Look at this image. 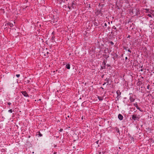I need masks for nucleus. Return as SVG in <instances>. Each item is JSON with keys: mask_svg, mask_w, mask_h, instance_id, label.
Returning <instances> with one entry per match:
<instances>
[{"mask_svg": "<svg viewBox=\"0 0 154 154\" xmlns=\"http://www.w3.org/2000/svg\"><path fill=\"white\" fill-rule=\"evenodd\" d=\"M15 23V22H13L12 23L9 22L7 23V24L8 26H9L10 27H12L14 26Z\"/></svg>", "mask_w": 154, "mask_h": 154, "instance_id": "nucleus-1", "label": "nucleus"}, {"mask_svg": "<svg viewBox=\"0 0 154 154\" xmlns=\"http://www.w3.org/2000/svg\"><path fill=\"white\" fill-rule=\"evenodd\" d=\"M132 119L134 120L135 121L136 120H138L139 118L137 117V115H133L132 116Z\"/></svg>", "mask_w": 154, "mask_h": 154, "instance_id": "nucleus-2", "label": "nucleus"}, {"mask_svg": "<svg viewBox=\"0 0 154 154\" xmlns=\"http://www.w3.org/2000/svg\"><path fill=\"white\" fill-rule=\"evenodd\" d=\"M22 94L26 97H29V96L26 91H23L21 92Z\"/></svg>", "mask_w": 154, "mask_h": 154, "instance_id": "nucleus-3", "label": "nucleus"}, {"mask_svg": "<svg viewBox=\"0 0 154 154\" xmlns=\"http://www.w3.org/2000/svg\"><path fill=\"white\" fill-rule=\"evenodd\" d=\"M134 105L136 107L137 109H139L140 111H143V110H141V109L138 107L137 103H136L135 104H134Z\"/></svg>", "mask_w": 154, "mask_h": 154, "instance_id": "nucleus-4", "label": "nucleus"}, {"mask_svg": "<svg viewBox=\"0 0 154 154\" xmlns=\"http://www.w3.org/2000/svg\"><path fill=\"white\" fill-rule=\"evenodd\" d=\"M129 100L131 102H133L134 101L135 99L133 98V97L130 96L129 98Z\"/></svg>", "mask_w": 154, "mask_h": 154, "instance_id": "nucleus-5", "label": "nucleus"}, {"mask_svg": "<svg viewBox=\"0 0 154 154\" xmlns=\"http://www.w3.org/2000/svg\"><path fill=\"white\" fill-rule=\"evenodd\" d=\"M118 117L119 119L120 120H122L123 119V116L121 115V114H119L118 115Z\"/></svg>", "mask_w": 154, "mask_h": 154, "instance_id": "nucleus-6", "label": "nucleus"}, {"mask_svg": "<svg viewBox=\"0 0 154 154\" xmlns=\"http://www.w3.org/2000/svg\"><path fill=\"white\" fill-rule=\"evenodd\" d=\"M139 81L137 83V86H141L142 85V83L141 81H140V79H139Z\"/></svg>", "mask_w": 154, "mask_h": 154, "instance_id": "nucleus-7", "label": "nucleus"}, {"mask_svg": "<svg viewBox=\"0 0 154 154\" xmlns=\"http://www.w3.org/2000/svg\"><path fill=\"white\" fill-rule=\"evenodd\" d=\"M105 81H106V83H109V81L110 82L111 81V80H110V79H109V78H106V79H105Z\"/></svg>", "mask_w": 154, "mask_h": 154, "instance_id": "nucleus-8", "label": "nucleus"}, {"mask_svg": "<svg viewBox=\"0 0 154 154\" xmlns=\"http://www.w3.org/2000/svg\"><path fill=\"white\" fill-rule=\"evenodd\" d=\"M66 67L67 69H70V65L69 64H67L66 66Z\"/></svg>", "mask_w": 154, "mask_h": 154, "instance_id": "nucleus-9", "label": "nucleus"}, {"mask_svg": "<svg viewBox=\"0 0 154 154\" xmlns=\"http://www.w3.org/2000/svg\"><path fill=\"white\" fill-rule=\"evenodd\" d=\"M97 98L100 101H102L103 100V98L100 97L98 96Z\"/></svg>", "mask_w": 154, "mask_h": 154, "instance_id": "nucleus-10", "label": "nucleus"}, {"mask_svg": "<svg viewBox=\"0 0 154 154\" xmlns=\"http://www.w3.org/2000/svg\"><path fill=\"white\" fill-rule=\"evenodd\" d=\"M1 12H3V13H4L5 12L4 9H1Z\"/></svg>", "mask_w": 154, "mask_h": 154, "instance_id": "nucleus-11", "label": "nucleus"}, {"mask_svg": "<svg viewBox=\"0 0 154 154\" xmlns=\"http://www.w3.org/2000/svg\"><path fill=\"white\" fill-rule=\"evenodd\" d=\"M116 131L117 132L119 133V129L118 128H117L116 129Z\"/></svg>", "mask_w": 154, "mask_h": 154, "instance_id": "nucleus-12", "label": "nucleus"}, {"mask_svg": "<svg viewBox=\"0 0 154 154\" xmlns=\"http://www.w3.org/2000/svg\"><path fill=\"white\" fill-rule=\"evenodd\" d=\"M8 111L10 113H12V110L11 109L9 110Z\"/></svg>", "mask_w": 154, "mask_h": 154, "instance_id": "nucleus-13", "label": "nucleus"}, {"mask_svg": "<svg viewBox=\"0 0 154 154\" xmlns=\"http://www.w3.org/2000/svg\"><path fill=\"white\" fill-rule=\"evenodd\" d=\"M147 16L149 17H152V16L150 14H147Z\"/></svg>", "mask_w": 154, "mask_h": 154, "instance_id": "nucleus-14", "label": "nucleus"}, {"mask_svg": "<svg viewBox=\"0 0 154 154\" xmlns=\"http://www.w3.org/2000/svg\"><path fill=\"white\" fill-rule=\"evenodd\" d=\"M38 135L40 137H41L42 136V135L39 132Z\"/></svg>", "mask_w": 154, "mask_h": 154, "instance_id": "nucleus-15", "label": "nucleus"}, {"mask_svg": "<svg viewBox=\"0 0 154 154\" xmlns=\"http://www.w3.org/2000/svg\"><path fill=\"white\" fill-rule=\"evenodd\" d=\"M149 85H148L147 86V88L149 89Z\"/></svg>", "mask_w": 154, "mask_h": 154, "instance_id": "nucleus-16", "label": "nucleus"}, {"mask_svg": "<svg viewBox=\"0 0 154 154\" xmlns=\"http://www.w3.org/2000/svg\"><path fill=\"white\" fill-rule=\"evenodd\" d=\"M110 43L112 45H114V43H113L112 42V41L110 42Z\"/></svg>", "mask_w": 154, "mask_h": 154, "instance_id": "nucleus-17", "label": "nucleus"}, {"mask_svg": "<svg viewBox=\"0 0 154 154\" xmlns=\"http://www.w3.org/2000/svg\"><path fill=\"white\" fill-rule=\"evenodd\" d=\"M16 76L17 77H19V76H20V74H17V75H16Z\"/></svg>", "mask_w": 154, "mask_h": 154, "instance_id": "nucleus-18", "label": "nucleus"}, {"mask_svg": "<svg viewBox=\"0 0 154 154\" xmlns=\"http://www.w3.org/2000/svg\"><path fill=\"white\" fill-rule=\"evenodd\" d=\"M128 51L129 52H130V53H131V50H130V49H128Z\"/></svg>", "mask_w": 154, "mask_h": 154, "instance_id": "nucleus-19", "label": "nucleus"}, {"mask_svg": "<svg viewBox=\"0 0 154 154\" xmlns=\"http://www.w3.org/2000/svg\"><path fill=\"white\" fill-rule=\"evenodd\" d=\"M8 105H11V103H10V102H9V103H8Z\"/></svg>", "mask_w": 154, "mask_h": 154, "instance_id": "nucleus-20", "label": "nucleus"}, {"mask_svg": "<svg viewBox=\"0 0 154 154\" xmlns=\"http://www.w3.org/2000/svg\"><path fill=\"white\" fill-rule=\"evenodd\" d=\"M102 153H103V152H102ZM101 153H102V152H99V154H101Z\"/></svg>", "mask_w": 154, "mask_h": 154, "instance_id": "nucleus-21", "label": "nucleus"}, {"mask_svg": "<svg viewBox=\"0 0 154 154\" xmlns=\"http://www.w3.org/2000/svg\"><path fill=\"white\" fill-rule=\"evenodd\" d=\"M106 82H104V83L103 84V85H105V84H106Z\"/></svg>", "mask_w": 154, "mask_h": 154, "instance_id": "nucleus-22", "label": "nucleus"}, {"mask_svg": "<svg viewBox=\"0 0 154 154\" xmlns=\"http://www.w3.org/2000/svg\"><path fill=\"white\" fill-rule=\"evenodd\" d=\"M146 11H149V9H146Z\"/></svg>", "mask_w": 154, "mask_h": 154, "instance_id": "nucleus-23", "label": "nucleus"}, {"mask_svg": "<svg viewBox=\"0 0 154 154\" xmlns=\"http://www.w3.org/2000/svg\"><path fill=\"white\" fill-rule=\"evenodd\" d=\"M100 88H101L102 89H103V88L102 87H100Z\"/></svg>", "mask_w": 154, "mask_h": 154, "instance_id": "nucleus-24", "label": "nucleus"}, {"mask_svg": "<svg viewBox=\"0 0 154 154\" xmlns=\"http://www.w3.org/2000/svg\"><path fill=\"white\" fill-rule=\"evenodd\" d=\"M62 130H63V129H60V131H62Z\"/></svg>", "mask_w": 154, "mask_h": 154, "instance_id": "nucleus-25", "label": "nucleus"}, {"mask_svg": "<svg viewBox=\"0 0 154 154\" xmlns=\"http://www.w3.org/2000/svg\"><path fill=\"white\" fill-rule=\"evenodd\" d=\"M105 25L106 26V23H105Z\"/></svg>", "mask_w": 154, "mask_h": 154, "instance_id": "nucleus-26", "label": "nucleus"}, {"mask_svg": "<svg viewBox=\"0 0 154 154\" xmlns=\"http://www.w3.org/2000/svg\"><path fill=\"white\" fill-rule=\"evenodd\" d=\"M127 59V57H126L125 59Z\"/></svg>", "mask_w": 154, "mask_h": 154, "instance_id": "nucleus-27", "label": "nucleus"}, {"mask_svg": "<svg viewBox=\"0 0 154 154\" xmlns=\"http://www.w3.org/2000/svg\"><path fill=\"white\" fill-rule=\"evenodd\" d=\"M102 67V69H104L105 68L104 67H103V68Z\"/></svg>", "mask_w": 154, "mask_h": 154, "instance_id": "nucleus-28", "label": "nucleus"}, {"mask_svg": "<svg viewBox=\"0 0 154 154\" xmlns=\"http://www.w3.org/2000/svg\"><path fill=\"white\" fill-rule=\"evenodd\" d=\"M29 82V81H28L27 80V82L28 83Z\"/></svg>", "mask_w": 154, "mask_h": 154, "instance_id": "nucleus-29", "label": "nucleus"}, {"mask_svg": "<svg viewBox=\"0 0 154 154\" xmlns=\"http://www.w3.org/2000/svg\"><path fill=\"white\" fill-rule=\"evenodd\" d=\"M130 37V35H129L128 36V37H129H129Z\"/></svg>", "mask_w": 154, "mask_h": 154, "instance_id": "nucleus-30", "label": "nucleus"}, {"mask_svg": "<svg viewBox=\"0 0 154 154\" xmlns=\"http://www.w3.org/2000/svg\"><path fill=\"white\" fill-rule=\"evenodd\" d=\"M141 70V71H143V69H141V70Z\"/></svg>", "mask_w": 154, "mask_h": 154, "instance_id": "nucleus-31", "label": "nucleus"}, {"mask_svg": "<svg viewBox=\"0 0 154 154\" xmlns=\"http://www.w3.org/2000/svg\"><path fill=\"white\" fill-rule=\"evenodd\" d=\"M116 93H117V94H118V91H117Z\"/></svg>", "mask_w": 154, "mask_h": 154, "instance_id": "nucleus-32", "label": "nucleus"}, {"mask_svg": "<svg viewBox=\"0 0 154 154\" xmlns=\"http://www.w3.org/2000/svg\"><path fill=\"white\" fill-rule=\"evenodd\" d=\"M68 117H69V116H68Z\"/></svg>", "mask_w": 154, "mask_h": 154, "instance_id": "nucleus-33", "label": "nucleus"}, {"mask_svg": "<svg viewBox=\"0 0 154 154\" xmlns=\"http://www.w3.org/2000/svg\"><path fill=\"white\" fill-rule=\"evenodd\" d=\"M106 64V63H104V64Z\"/></svg>", "mask_w": 154, "mask_h": 154, "instance_id": "nucleus-34", "label": "nucleus"}, {"mask_svg": "<svg viewBox=\"0 0 154 154\" xmlns=\"http://www.w3.org/2000/svg\"><path fill=\"white\" fill-rule=\"evenodd\" d=\"M141 88H142V86H141Z\"/></svg>", "mask_w": 154, "mask_h": 154, "instance_id": "nucleus-35", "label": "nucleus"}, {"mask_svg": "<svg viewBox=\"0 0 154 154\" xmlns=\"http://www.w3.org/2000/svg\"><path fill=\"white\" fill-rule=\"evenodd\" d=\"M103 75H102V76H101V77H103Z\"/></svg>", "mask_w": 154, "mask_h": 154, "instance_id": "nucleus-36", "label": "nucleus"}, {"mask_svg": "<svg viewBox=\"0 0 154 154\" xmlns=\"http://www.w3.org/2000/svg\"><path fill=\"white\" fill-rule=\"evenodd\" d=\"M116 29V27H115V29Z\"/></svg>", "mask_w": 154, "mask_h": 154, "instance_id": "nucleus-37", "label": "nucleus"}, {"mask_svg": "<svg viewBox=\"0 0 154 154\" xmlns=\"http://www.w3.org/2000/svg\"><path fill=\"white\" fill-rule=\"evenodd\" d=\"M39 100H41V99H39Z\"/></svg>", "mask_w": 154, "mask_h": 154, "instance_id": "nucleus-38", "label": "nucleus"}]
</instances>
